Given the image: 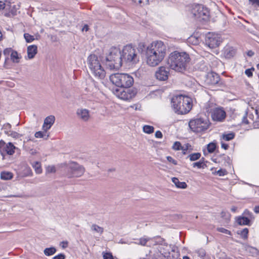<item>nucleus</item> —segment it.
<instances>
[{
    "label": "nucleus",
    "instance_id": "nucleus-1",
    "mask_svg": "<svg viewBox=\"0 0 259 259\" xmlns=\"http://www.w3.org/2000/svg\"><path fill=\"white\" fill-rule=\"evenodd\" d=\"M167 47L161 40L154 41L146 48V62L150 66L159 64L166 55Z\"/></svg>",
    "mask_w": 259,
    "mask_h": 259
},
{
    "label": "nucleus",
    "instance_id": "nucleus-2",
    "mask_svg": "<svg viewBox=\"0 0 259 259\" xmlns=\"http://www.w3.org/2000/svg\"><path fill=\"white\" fill-rule=\"evenodd\" d=\"M190 61V58L188 54L185 52L176 51L169 55L167 63L171 69L183 72L186 70Z\"/></svg>",
    "mask_w": 259,
    "mask_h": 259
},
{
    "label": "nucleus",
    "instance_id": "nucleus-3",
    "mask_svg": "<svg viewBox=\"0 0 259 259\" xmlns=\"http://www.w3.org/2000/svg\"><path fill=\"white\" fill-rule=\"evenodd\" d=\"M171 106L175 112L177 114H186L192 108V99L182 95L175 96L171 99Z\"/></svg>",
    "mask_w": 259,
    "mask_h": 259
},
{
    "label": "nucleus",
    "instance_id": "nucleus-4",
    "mask_svg": "<svg viewBox=\"0 0 259 259\" xmlns=\"http://www.w3.org/2000/svg\"><path fill=\"white\" fill-rule=\"evenodd\" d=\"M88 65L91 73L96 78L102 79L105 77V71L101 66L97 56L95 54L90 55L88 58Z\"/></svg>",
    "mask_w": 259,
    "mask_h": 259
},
{
    "label": "nucleus",
    "instance_id": "nucleus-5",
    "mask_svg": "<svg viewBox=\"0 0 259 259\" xmlns=\"http://www.w3.org/2000/svg\"><path fill=\"white\" fill-rule=\"evenodd\" d=\"M121 52L117 48H112L106 57V65L111 70L118 69L122 65Z\"/></svg>",
    "mask_w": 259,
    "mask_h": 259
},
{
    "label": "nucleus",
    "instance_id": "nucleus-6",
    "mask_svg": "<svg viewBox=\"0 0 259 259\" xmlns=\"http://www.w3.org/2000/svg\"><path fill=\"white\" fill-rule=\"evenodd\" d=\"M113 84L119 88H130L134 83L133 77L127 73H114L110 76Z\"/></svg>",
    "mask_w": 259,
    "mask_h": 259
},
{
    "label": "nucleus",
    "instance_id": "nucleus-7",
    "mask_svg": "<svg viewBox=\"0 0 259 259\" xmlns=\"http://www.w3.org/2000/svg\"><path fill=\"white\" fill-rule=\"evenodd\" d=\"M122 62L137 63L140 60L139 51L131 45L124 47L121 52Z\"/></svg>",
    "mask_w": 259,
    "mask_h": 259
},
{
    "label": "nucleus",
    "instance_id": "nucleus-8",
    "mask_svg": "<svg viewBox=\"0 0 259 259\" xmlns=\"http://www.w3.org/2000/svg\"><path fill=\"white\" fill-rule=\"evenodd\" d=\"M206 112L211 114L213 120L216 121H223L226 116V112L223 108L216 107L212 103L208 102L205 105Z\"/></svg>",
    "mask_w": 259,
    "mask_h": 259
},
{
    "label": "nucleus",
    "instance_id": "nucleus-9",
    "mask_svg": "<svg viewBox=\"0 0 259 259\" xmlns=\"http://www.w3.org/2000/svg\"><path fill=\"white\" fill-rule=\"evenodd\" d=\"M190 128L194 132L201 133L209 127V121L206 118H197L191 120L189 122Z\"/></svg>",
    "mask_w": 259,
    "mask_h": 259
},
{
    "label": "nucleus",
    "instance_id": "nucleus-10",
    "mask_svg": "<svg viewBox=\"0 0 259 259\" xmlns=\"http://www.w3.org/2000/svg\"><path fill=\"white\" fill-rule=\"evenodd\" d=\"M207 8L200 4H194L191 9V14L196 19L206 20L209 16Z\"/></svg>",
    "mask_w": 259,
    "mask_h": 259
},
{
    "label": "nucleus",
    "instance_id": "nucleus-11",
    "mask_svg": "<svg viewBox=\"0 0 259 259\" xmlns=\"http://www.w3.org/2000/svg\"><path fill=\"white\" fill-rule=\"evenodd\" d=\"M67 176L68 178L79 177L83 175L84 168L78 163L71 162L66 167Z\"/></svg>",
    "mask_w": 259,
    "mask_h": 259
},
{
    "label": "nucleus",
    "instance_id": "nucleus-12",
    "mask_svg": "<svg viewBox=\"0 0 259 259\" xmlns=\"http://www.w3.org/2000/svg\"><path fill=\"white\" fill-rule=\"evenodd\" d=\"M113 94L118 98L123 100H129L136 94L135 90L130 88H119L113 90Z\"/></svg>",
    "mask_w": 259,
    "mask_h": 259
},
{
    "label": "nucleus",
    "instance_id": "nucleus-13",
    "mask_svg": "<svg viewBox=\"0 0 259 259\" xmlns=\"http://www.w3.org/2000/svg\"><path fill=\"white\" fill-rule=\"evenodd\" d=\"M18 149V148L12 142L7 143L3 140L0 141V154L3 160L6 158L7 155H13L15 150Z\"/></svg>",
    "mask_w": 259,
    "mask_h": 259
},
{
    "label": "nucleus",
    "instance_id": "nucleus-14",
    "mask_svg": "<svg viewBox=\"0 0 259 259\" xmlns=\"http://www.w3.org/2000/svg\"><path fill=\"white\" fill-rule=\"evenodd\" d=\"M222 40L220 35L208 32L205 35V42L209 48L213 49L218 47L222 42Z\"/></svg>",
    "mask_w": 259,
    "mask_h": 259
},
{
    "label": "nucleus",
    "instance_id": "nucleus-15",
    "mask_svg": "<svg viewBox=\"0 0 259 259\" xmlns=\"http://www.w3.org/2000/svg\"><path fill=\"white\" fill-rule=\"evenodd\" d=\"M17 8L16 6L12 5L10 1L6 0V7L5 11L3 12L4 16L10 17L16 15Z\"/></svg>",
    "mask_w": 259,
    "mask_h": 259
},
{
    "label": "nucleus",
    "instance_id": "nucleus-16",
    "mask_svg": "<svg viewBox=\"0 0 259 259\" xmlns=\"http://www.w3.org/2000/svg\"><path fill=\"white\" fill-rule=\"evenodd\" d=\"M169 72L164 67H160L155 72V77L159 80H165L168 78Z\"/></svg>",
    "mask_w": 259,
    "mask_h": 259
},
{
    "label": "nucleus",
    "instance_id": "nucleus-17",
    "mask_svg": "<svg viewBox=\"0 0 259 259\" xmlns=\"http://www.w3.org/2000/svg\"><path fill=\"white\" fill-rule=\"evenodd\" d=\"M76 115L79 119L83 121H88L90 117L89 110L87 109H78L76 111Z\"/></svg>",
    "mask_w": 259,
    "mask_h": 259
},
{
    "label": "nucleus",
    "instance_id": "nucleus-18",
    "mask_svg": "<svg viewBox=\"0 0 259 259\" xmlns=\"http://www.w3.org/2000/svg\"><path fill=\"white\" fill-rule=\"evenodd\" d=\"M220 80V76L214 72L207 74L206 81L209 84L214 85L219 83Z\"/></svg>",
    "mask_w": 259,
    "mask_h": 259
},
{
    "label": "nucleus",
    "instance_id": "nucleus-19",
    "mask_svg": "<svg viewBox=\"0 0 259 259\" xmlns=\"http://www.w3.org/2000/svg\"><path fill=\"white\" fill-rule=\"evenodd\" d=\"M55 120V116L53 115H50L47 117L45 120L42 125V130L46 132H47L54 124Z\"/></svg>",
    "mask_w": 259,
    "mask_h": 259
},
{
    "label": "nucleus",
    "instance_id": "nucleus-20",
    "mask_svg": "<svg viewBox=\"0 0 259 259\" xmlns=\"http://www.w3.org/2000/svg\"><path fill=\"white\" fill-rule=\"evenodd\" d=\"M37 52V47L35 45H30L27 47V55L29 59L33 58Z\"/></svg>",
    "mask_w": 259,
    "mask_h": 259
},
{
    "label": "nucleus",
    "instance_id": "nucleus-21",
    "mask_svg": "<svg viewBox=\"0 0 259 259\" xmlns=\"http://www.w3.org/2000/svg\"><path fill=\"white\" fill-rule=\"evenodd\" d=\"M236 222L240 225L251 226L252 222L244 216H240L237 218Z\"/></svg>",
    "mask_w": 259,
    "mask_h": 259
},
{
    "label": "nucleus",
    "instance_id": "nucleus-22",
    "mask_svg": "<svg viewBox=\"0 0 259 259\" xmlns=\"http://www.w3.org/2000/svg\"><path fill=\"white\" fill-rule=\"evenodd\" d=\"M235 54V50L232 47H227L224 50V55L227 58H230Z\"/></svg>",
    "mask_w": 259,
    "mask_h": 259
},
{
    "label": "nucleus",
    "instance_id": "nucleus-23",
    "mask_svg": "<svg viewBox=\"0 0 259 259\" xmlns=\"http://www.w3.org/2000/svg\"><path fill=\"white\" fill-rule=\"evenodd\" d=\"M172 182L175 184L177 188L181 189H185L187 187V185L184 182H180L178 178H172Z\"/></svg>",
    "mask_w": 259,
    "mask_h": 259
},
{
    "label": "nucleus",
    "instance_id": "nucleus-24",
    "mask_svg": "<svg viewBox=\"0 0 259 259\" xmlns=\"http://www.w3.org/2000/svg\"><path fill=\"white\" fill-rule=\"evenodd\" d=\"M31 164L36 174H40L42 172L41 164L39 162L35 161L33 163H32Z\"/></svg>",
    "mask_w": 259,
    "mask_h": 259
},
{
    "label": "nucleus",
    "instance_id": "nucleus-25",
    "mask_svg": "<svg viewBox=\"0 0 259 259\" xmlns=\"http://www.w3.org/2000/svg\"><path fill=\"white\" fill-rule=\"evenodd\" d=\"M57 250L55 247H51L45 249L44 252L46 256H51L55 254Z\"/></svg>",
    "mask_w": 259,
    "mask_h": 259
},
{
    "label": "nucleus",
    "instance_id": "nucleus-26",
    "mask_svg": "<svg viewBox=\"0 0 259 259\" xmlns=\"http://www.w3.org/2000/svg\"><path fill=\"white\" fill-rule=\"evenodd\" d=\"M12 173L8 171H3L1 174V178L3 180H11L13 178Z\"/></svg>",
    "mask_w": 259,
    "mask_h": 259
},
{
    "label": "nucleus",
    "instance_id": "nucleus-27",
    "mask_svg": "<svg viewBox=\"0 0 259 259\" xmlns=\"http://www.w3.org/2000/svg\"><path fill=\"white\" fill-rule=\"evenodd\" d=\"M234 137L235 134L233 132H231L228 134H223L222 136V139L226 141H229L233 139Z\"/></svg>",
    "mask_w": 259,
    "mask_h": 259
},
{
    "label": "nucleus",
    "instance_id": "nucleus-28",
    "mask_svg": "<svg viewBox=\"0 0 259 259\" xmlns=\"http://www.w3.org/2000/svg\"><path fill=\"white\" fill-rule=\"evenodd\" d=\"M20 57L19 56L18 53L15 51H13L11 55V59L14 63H18L19 62Z\"/></svg>",
    "mask_w": 259,
    "mask_h": 259
},
{
    "label": "nucleus",
    "instance_id": "nucleus-29",
    "mask_svg": "<svg viewBox=\"0 0 259 259\" xmlns=\"http://www.w3.org/2000/svg\"><path fill=\"white\" fill-rule=\"evenodd\" d=\"M35 137L36 138H44L47 139L49 137V135L47 134V132L44 131L43 132H37L35 134Z\"/></svg>",
    "mask_w": 259,
    "mask_h": 259
},
{
    "label": "nucleus",
    "instance_id": "nucleus-30",
    "mask_svg": "<svg viewBox=\"0 0 259 259\" xmlns=\"http://www.w3.org/2000/svg\"><path fill=\"white\" fill-rule=\"evenodd\" d=\"M91 230L100 234H102L104 231V229L97 225L93 224L91 226Z\"/></svg>",
    "mask_w": 259,
    "mask_h": 259
},
{
    "label": "nucleus",
    "instance_id": "nucleus-31",
    "mask_svg": "<svg viewBox=\"0 0 259 259\" xmlns=\"http://www.w3.org/2000/svg\"><path fill=\"white\" fill-rule=\"evenodd\" d=\"M6 134L15 139H19L22 136V135L12 131H6Z\"/></svg>",
    "mask_w": 259,
    "mask_h": 259
},
{
    "label": "nucleus",
    "instance_id": "nucleus-32",
    "mask_svg": "<svg viewBox=\"0 0 259 259\" xmlns=\"http://www.w3.org/2000/svg\"><path fill=\"white\" fill-rule=\"evenodd\" d=\"M154 130L153 126L150 125H145L143 127V132L148 134L153 133Z\"/></svg>",
    "mask_w": 259,
    "mask_h": 259
},
{
    "label": "nucleus",
    "instance_id": "nucleus-33",
    "mask_svg": "<svg viewBox=\"0 0 259 259\" xmlns=\"http://www.w3.org/2000/svg\"><path fill=\"white\" fill-rule=\"evenodd\" d=\"M248 230L247 228H244L241 231H238V234L240 235L241 237L244 239H246L248 237Z\"/></svg>",
    "mask_w": 259,
    "mask_h": 259
},
{
    "label": "nucleus",
    "instance_id": "nucleus-34",
    "mask_svg": "<svg viewBox=\"0 0 259 259\" xmlns=\"http://www.w3.org/2000/svg\"><path fill=\"white\" fill-rule=\"evenodd\" d=\"M242 215L248 219V220H249L251 222H252V221L254 220V217L253 214L248 210H245L244 212L243 213Z\"/></svg>",
    "mask_w": 259,
    "mask_h": 259
},
{
    "label": "nucleus",
    "instance_id": "nucleus-35",
    "mask_svg": "<svg viewBox=\"0 0 259 259\" xmlns=\"http://www.w3.org/2000/svg\"><path fill=\"white\" fill-rule=\"evenodd\" d=\"M201 154L200 153H194L190 154L188 157L191 161H195L200 158Z\"/></svg>",
    "mask_w": 259,
    "mask_h": 259
},
{
    "label": "nucleus",
    "instance_id": "nucleus-36",
    "mask_svg": "<svg viewBox=\"0 0 259 259\" xmlns=\"http://www.w3.org/2000/svg\"><path fill=\"white\" fill-rule=\"evenodd\" d=\"M24 37L27 42H31L34 40V38L33 35L27 33L24 34Z\"/></svg>",
    "mask_w": 259,
    "mask_h": 259
},
{
    "label": "nucleus",
    "instance_id": "nucleus-37",
    "mask_svg": "<svg viewBox=\"0 0 259 259\" xmlns=\"http://www.w3.org/2000/svg\"><path fill=\"white\" fill-rule=\"evenodd\" d=\"M216 148V145L214 143H210L207 145V150L209 153H212Z\"/></svg>",
    "mask_w": 259,
    "mask_h": 259
},
{
    "label": "nucleus",
    "instance_id": "nucleus-38",
    "mask_svg": "<svg viewBox=\"0 0 259 259\" xmlns=\"http://www.w3.org/2000/svg\"><path fill=\"white\" fill-rule=\"evenodd\" d=\"M255 115L257 116V118L259 119V111L257 109L254 110ZM253 126L254 128H259V120H256L253 123Z\"/></svg>",
    "mask_w": 259,
    "mask_h": 259
},
{
    "label": "nucleus",
    "instance_id": "nucleus-39",
    "mask_svg": "<svg viewBox=\"0 0 259 259\" xmlns=\"http://www.w3.org/2000/svg\"><path fill=\"white\" fill-rule=\"evenodd\" d=\"M149 240L148 238H141L139 240V242L136 243V244L141 245H145L147 242Z\"/></svg>",
    "mask_w": 259,
    "mask_h": 259
},
{
    "label": "nucleus",
    "instance_id": "nucleus-40",
    "mask_svg": "<svg viewBox=\"0 0 259 259\" xmlns=\"http://www.w3.org/2000/svg\"><path fill=\"white\" fill-rule=\"evenodd\" d=\"M215 174L219 176H224L227 174V171L225 169H220L215 172Z\"/></svg>",
    "mask_w": 259,
    "mask_h": 259
},
{
    "label": "nucleus",
    "instance_id": "nucleus-41",
    "mask_svg": "<svg viewBox=\"0 0 259 259\" xmlns=\"http://www.w3.org/2000/svg\"><path fill=\"white\" fill-rule=\"evenodd\" d=\"M182 147L181 144L180 142H175L172 146L173 149L175 150H180Z\"/></svg>",
    "mask_w": 259,
    "mask_h": 259
},
{
    "label": "nucleus",
    "instance_id": "nucleus-42",
    "mask_svg": "<svg viewBox=\"0 0 259 259\" xmlns=\"http://www.w3.org/2000/svg\"><path fill=\"white\" fill-rule=\"evenodd\" d=\"M204 165V163L203 162V161H202L201 160L198 162H194L193 163V166L194 167H197L198 168H201V167H203Z\"/></svg>",
    "mask_w": 259,
    "mask_h": 259
},
{
    "label": "nucleus",
    "instance_id": "nucleus-43",
    "mask_svg": "<svg viewBox=\"0 0 259 259\" xmlns=\"http://www.w3.org/2000/svg\"><path fill=\"white\" fill-rule=\"evenodd\" d=\"M134 3L138 5L139 4L140 5H144L148 4V0H133Z\"/></svg>",
    "mask_w": 259,
    "mask_h": 259
},
{
    "label": "nucleus",
    "instance_id": "nucleus-44",
    "mask_svg": "<svg viewBox=\"0 0 259 259\" xmlns=\"http://www.w3.org/2000/svg\"><path fill=\"white\" fill-rule=\"evenodd\" d=\"M13 51V50L11 48H6L4 50V55L5 56H9L10 55L11 56Z\"/></svg>",
    "mask_w": 259,
    "mask_h": 259
},
{
    "label": "nucleus",
    "instance_id": "nucleus-45",
    "mask_svg": "<svg viewBox=\"0 0 259 259\" xmlns=\"http://www.w3.org/2000/svg\"><path fill=\"white\" fill-rule=\"evenodd\" d=\"M217 230L221 233H225L226 234L230 235L231 232L224 228H217Z\"/></svg>",
    "mask_w": 259,
    "mask_h": 259
},
{
    "label": "nucleus",
    "instance_id": "nucleus-46",
    "mask_svg": "<svg viewBox=\"0 0 259 259\" xmlns=\"http://www.w3.org/2000/svg\"><path fill=\"white\" fill-rule=\"evenodd\" d=\"M197 253L199 256L200 257H203L205 255V251L203 249H200L197 250Z\"/></svg>",
    "mask_w": 259,
    "mask_h": 259
},
{
    "label": "nucleus",
    "instance_id": "nucleus-47",
    "mask_svg": "<svg viewBox=\"0 0 259 259\" xmlns=\"http://www.w3.org/2000/svg\"><path fill=\"white\" fill-rule=\"evenodd\" d=\"M46 171L47 173H54L55 172L56 169L54 166H49L47 167Z\"/></svg>",
    "mask_w": 259,
    "mask_h": 259
},
{
    "label": "nucleus",
    "instance_id": "nucleus-48",
    "mask_svg": "<svg viewBox=\"0 0 259 259\" xmlns=\"http://www.w3.org/2000/svg\"><path fill=\"white\" fill-rule=\"evenodd\" d=\"M11 125L9 123L5 124L3 127V129L4 130V132L6 134V131H11Z\"/></svg>",
    "mask_w": 259,
    "mask_h": 259
},
{
    "label": "nucleus",
    "instance_id": "nucleus-49",
    "mask_svg": "<svg viewBox=\"0 0 259 259\" xmlns=\"http://www.w3.org/2000/svg\"><path fill=\"white\" fill-rule=\"evenodd\" d=\"M254 68H251L250 69H246L245 71V74L248 76V77H251L252 76V70H254Z\"/></svg>",
    "mask_w": 259,
    "mask_h": 259
},
{
    "label": "nucleus",
    "instance_id": "nucleus-50",
    "mask_svg": "<svg viewBox=\"0 0 259 259\" xmlns=\"http://www.w3.org/2000/svg\"><path fill=\"white\" fill-rule=\"evenodd\" d=\"M6 7V1L4 2L0 1V10H3V12L5 11Z\"/></svg>",
    "mask_w": 259,
    "mask_h": 259
},
{
    "label": "nucleus",
    "instance_id": "nucleus-51",
    "mask_svg": "<svg viewBox=\"0 0 259 259\" xmlns=\"http://www.w3.org/2000/svg\"><path fill=\"white\" fill-rule=\"evenodd\" d=\"M104 259H113V256L110 253H105L103 255Z\"/></svg>",
    "mask_w": 259,
    "mask_h": 259
},
{
    "label": "nucleus",
    "instance_id": "nucleus-52",
    "mask_svg": "<svg viewBox=\"0 0 259 259\" xmlns=\"http://www.w3.org/2000/svg\"><path fill=\"white\" fill-rule=\"evenodd\" d=\"M65 256L63 253H60L59 254L53 257V259H65Z\"/></svg>",
    "mask_w": 259,
    "mask_h": 259
},
{
    "label": "nucleus",
    "instance_id": "nucleus-53",
    "mask_svg": "<svg viewBox=\"0 0 259 259\" xmlns=\"http://www.w3.org/2000/svg\"><path fill=\"white\" fill-rule=\"evenodd\" d=\"M167 160L169 162L172 163L174 165L177 164V162L174 159H173L171 156H167Z\"/></svg>",
    "mask_w": 259,
    "mask_h": 259
},
{
    "label": "nucleus",
    "instance_id": "nucleus-54",
    "mask_svg": "<svg viewBox=\"0 0 259 259\" xmlns=\"http://www.w3.org/2000/svg\"><path fill=\"white\" fill-rule=\"evenodd\" d=\"M242 123L244 124H249L250 123V121L247 119V117L245 115L243 116L242 117Z\"/></svg>",
    "mask_w": 259,
    "mask_h": 259
},
{
    "label": "nucleus",
    "instance_id": "nucleus-55",
    "mask_svg": "<svg viewBox=\"0 0 259 259\" xmlns=\"http://www.w3.org/2000/svg\"><path fill=\"white\" fill-rule=\"evenodd\" d=\"M155 136L157 138H162V134L160 131H157L156 132Z\"/></svg>",
    "mask_w": 259,
    "mask_h": 259
},
{
    "label": "nucleus",
    "instance_id": "nucleus-56",
    "mask_svg": "<svg viewBox=\"0 0 259 259\" xmlns=\"http://www.w3.org/2000/svg\"><path fill=\"white\" fill-rule=\"evenodd\" d=\"M188 149V144L186 145L185 146H182L181 150L183 151V154H186V151H187Z\"/></svg>",
    "mask_w": 259,
    "mask_h": 259
},
{
    "label": "nucleus",
    "instance_id": "nucleus-57",
    "mask_svg": "<svg viewBox=\"0 0 259 259\" xmlns=\"http://www.w3.org/2000/svg\"><path fill=\"white\" fill-rule=\"evenodd\" d=\"M221 147L225 150L228 149L229 146L227 144L224 143L223 141L221 142Z\"/></svg>",
    "mask_w": 259,
    "mask_h": 259
},
{
    "label": "nucleus",
    "instance_id": "nucleus-58",
    "mask_svg": "<svg viewBox=\"0 0 259 259\" xmlns=\"http://www.w3.org/2000/svg\"><path fill=\"white\" fill-rule=\"evenodd\" d=\"M256 117H257L256 115ZM248 117H249L250 120L253 121V123L255 121L259 120V119H258L257 117H256V119L254 120V119H253V115L252 114H249V115L248 116Z\"/></svg>",
    "mask_w": 259,
    "mask_h": 259
},
{
    "label": "nucleus",
    "instance_id": "nucleus-59",
    "mask_svg": "<svg viewBox=\"0 0 259 259\" xmlns=\"http://www.w3.org/2000/svg\"><path fill=\"white\" fill-rule=\"evenodd\" d=\"M252 5L259 6V0H249Z\"/></svg>",
    "mask_w": 259,
    "mask_h": 259
},
{
    "label": "nucleus",
    "instance_id": "nucleus-60",
    "mask_svg": "<svg viewBox=\"0 0 259 259\" xmlns=\"http://www.w3.org/2000/svg\"><path fill=\"white\" fill-rule=\"evenodd\" d=\"M194 39H195V41H194V44L195 45H197L198 44L199 42V40L198 38H195V37H193V36H191V37L189 38V39L190 41H192V40H193Z\"/></svg>",
    "mask_w": 259,
    "mask_h": 259
},
{
    "label": "nucleus",
    "instance_id": "nucleus-61",
    "mask_svg": "<svg viewBox=\"0 0 259 259\" xmlns=\"http://www.w3.org/2000/svg\"><path fill=\"white\" fill-rule=\"evenodd\" d=\"M143 259H157V258L154 255H147L146 257L144 258Z\"/></svg>",
    "mask_w": 259,
    "mask_h": 259
},
{
    "label": "nucleus",
    "instance_id": "nucleus-62",
    "mask_svg": "<svg viewBox=\"0 0 259 259\" xmlns=\"http://www.w3.org/2000/svg\"><path fill=\"white\" fill-rule=\"evenodd\" d=\"M89 30V26L87 24L84 25L83 27V28H82V31H88Z\"/></svg>",
    "mask_w": 259,
    "mask_h": 259
},
{
    "label": "nucleus",
    "instance_id": "nucleus-63",
    "mask_svg": "<svg viewBox=\"0 0 259 259\" xmlns=\"http://www.w3.org/2000/svg\"><path fill=\"white\" fill-rule=\"evenodd\" d=\"M61 243L63 244L62 245V247L65 248L66 247H67V245H68V242H65V241H63L61 242Z\"/></svg>",
    "mask_w": 259,
    "mask_h": 259
},
{
    "label": "nucleus",
    "instance_id": "nucleus-64",
    "mask_svg": "<svg viewBox=\"0 0 259 259\" xmlns=\"http://www.w3.org/2000/svg\"><path fill=\"white\" fill-rule=\"evenodd\" d=\"M254 210L256 213H259V205L254 207Z\"/></svg>",
    "mask_w": 259,
    "mask_h": 259
}]
</instances>
